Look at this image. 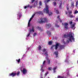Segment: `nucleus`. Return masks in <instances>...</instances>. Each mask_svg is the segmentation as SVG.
Wrapping results in <instances>:
<instances>
[{
	"mask_svg": "<svg viewBox=\"0 0 78 78\" xmlns=\"http://www.w3.org/2000/svg\"><path fill=\"white\" fill-rule=\"evenodd\" d=\"M64 38H67L69 37L66 41L67 43H69L70 41L71 42H72V40L73 42L75 41V38L73 37V34L72 32H69V34L66 35L64 34L63 36Z\"/></svg>",
	"mask_w": 78,
	"mask_h": 78,
	"instance_id": "f257e3e1",
	"label": "nucleus"
},
{
	"mask_svg": "<svg viewBox=\"0 0 78 78\" xmlns=\"http://www.w3.org/2000/svg\"><path fill=\"white\" fill-rule=\"evenodd\" d=\"M44 12H46V14H48L49 16H50L51 14H52V12H51L49 13V10H48V5H46V9H44Z\"/></svg>",
	"mask_w": 78,
	"mask_h": 78,
	"instance_id": "f03ea898",
	"label": "nucleus"
},
{
	"mask_svg": "<svg viewBox=\"0 0 78 78\" xmlns=\"http://www.w3.org/2000/svg\"><path fill=\"white\" fill-rule=\"evenodd\" d=\"M47 19L46 18H41V21L39 22V23H42L45 22H47Z\"/></svg>",
	"mask_w": 78,
	"mask_h": 78,
	"instance_id": "7ed1b4c3",
	"label": "nucleus"
},
{
	"mask_svg": "<svg viewBox=\"0 0 78 78\" xmlns=\"http://www.w3.org/2000/svg\"><path fill=\"white\" fill-rule=\"evenodd\" d=\"M36 14H41L42 15L43 14V13L42 12H37L35 13L31 16V19H33L34 17V16Z\"/></svg>",
	"mask_w": 78,
	"mask_h": 78,
	"instance_id": "20e7f679",
	"label": "nucleus"
},
{
	"mask_svg": "<svg viewBox=\"0 0 78 78\" xmlns=\"http://www.w3.org/2000/svg\"><path fill=\"white\" fill-rule=\"evenodd\" d=\"M64 28L66 29V30H68L69 29V24L67 23H65L64 24Z\"/></svg>",
	"mask_w": 78,
	"mask_h": 78,
	"instance_id": "39448f33",
	"label": "nucleus"
},
{
	"mask_svg": "<svg viewBox=\"0 0 78 78\" xmlns=\"http://www.w3.org/2000/svg\"><path fill=\"white\" fill-rule=\"evenodd\" d=\"M47 49H44L42 51L44 53V52H45L44 54V55L45 56H48V52L46 51Z\"/></svg>",
	"mask_w": 78,
	"mask_h": 78,
	"instance_id": "423d86ee",
	"label": "nucleus"
},
{
	"mask_svg": "<svg viewBox=\"0 0 78 78\" xmlns=\"http://www.w3.org/2000/svg\"><path fill=\"white\" fill-rule=\"evenodd\" d=\"M60 45V44L59 43H56L55 45V50H57L58 48V47Z\"/></svg>",
	"mask_w": 78,
	"mask_h": 78,
	"instance_id": "0eeeda50",
	"label": "nucleus"
},
{
	"mask_svg": "<svg viewBox=\"0 0 78 78\" xmlns=\"http://www.w3.org/2000/svg\"><path fill=\"white\" fill-rule=\"evenodd\" d=\"M16 75V73H10L9 74V76H12V77H14V76H15Z\"/></svg>",
	"mask_w": 78,
	"mask_h": 78,
	"instance_id": "6e6552de",
	"label": "nucleus"
},
{
	"mask_svg": "<svg viewBox=\"0 0 78 78\" xmlns=\"http://www.w3.org/2000/svg\"><path fill=\"white\" fill-rule=\"evenodd\" d=\"M22 72L23 74H26L27 72V70L24 68V69L23 70Z\"/></svg>",
	"mask_w": 78,
	"mask_h": 78,
	"instance_id": "1a4fd4ad",
	"label": "nucleus"
},
{
	"mask_svg": "<svg viewBox=\"0 0 78 78\" xmlns=\"http://www.w3.org/2000/svg\"><path fill=\"white\" fill-rule=\"evenodd\" d=\"M51 27V24H46V28H50Z\"/></svg>",
	"mask_w": 78,
	"mask_h": 78,
	"instance_id": "9d476101",
	"label": "nucleus"
},
{
	"mask_svg": "<svg viewBox=\"0 0 78 78\" xmlns=\"http://www.w3.org/2000/svg\"><path fill=\"white\" fill-rule=\"evenodd\" d=\"M47 34L49 36H50L51 35V32L50 31L47 30Z\"/></svg>",
	"mask_w": 78,
	"mask_h": 78,
	"instance_id": "9b49d317",
	"label": "nucleus"
},
{
	"mask_svg": "<svg viewBox=\"0 0 78 78\" xmlns=\"http://www.w3.org/2000/svg\"><path fill=\"white\" fill-rule=\"evenodd\" d=\"M75 23H73V24L72 25L71 28H73V30H75Z\"/></svg>",
	"mask_w": 78,
	"mask_h": 78,
	"instance_id": "f8f14e48",
	"label": "nucleus"
},
{
	"mask_svg": "<svg viewBox=\"0 0 78 78\" xmlns=\"http://www.w3.org/2000/svg\"><path fill=\"white\" fill-rule=\"evenodd\" d=\"M34 8L36 7V6L37 5V1L36 2L34 3Z\"/></svg>",
	"mask_w": 78,
	"mask_h": 78,
	"instance_id": "ddd939ff",
	"label": "nucleus"
},
{
	"mask_svg": "<svg viewBox=\"0 0 78 78\" xmlns=\"http://www.w3.org/2000/svg\"><path fill=\"white\" fill-rule=\"evenodd\" d=\"M31 32H32V30H31V29H30V32L27 35V37H28V36H29L30 35V34H31Z\"/></svg>",
	"mask_w": 78,
	"mask_h": 78,
	"instance_id": "4468645a",
	"label": "nucleus"
},
{
	"mask_svg": "<svg viewBox=\"0 0 78 78\" xmlns=\"http://www.w3.org/2000/svg\"><path fill=\"white\" fill-rule=\"evenodd\" d=\"M69 17H70V18H73L74 17L73 16V15H72L71 14H69Z\"/></svg>",
	"mask_w": 78,
	"mask_h": 78,
	"instance_id": "2eb2a0df",
	"label": "nucleus"
},
{
	"mask_svg": "<svg viewBox=\"0 0 78 78\" xmlns=\"http://www.w3.org/2000/svg\"><path fill=\"white\" fill-rule=\"evenodd\" d=\"M57 69V67H54V68L53 69V72H54V73H55V72H56V71H55V70L56 69Z\"/></svg>",
	"mask_w": 78,
	"mask_h": 78,
	"instance_id": "dca6fc26",
	"label": "nucleus"
},
{
	"mask_svg": "<svg viewBox=\"0 0 78 78\" xmlns=\"http://www.w3.org/2000/svg\"><path fill=\"white\" fill-rule=\"evenodd\" d=\"M30 5H27V6H25V7H24V9H27V8H28V7H30Z\"/></svg>",
	"mask_w": 78,
	"mask_h": 78,
	"instance_id": "f3484780",
	"label": "nucleus"
},
{
	"mask_svg": "<svg viewBox=\"0 0 78 78\" xmlns=\"http://www.w3.org/2000/svg\"><path fill=\"white\" fill-rule=\"evenodd\" d=\"M55 54L56 55V57H58V52H55Z\"/></svg>",
	"mask_w": 78,
	"mask_h": 78,
	"instance_id": "a211bd4d",
	"label": "nucleus"
},
{
	"mask_svg": "<svg viewBox=\"0 0 78 78\" xmlns=\"http://www.w3.org/2000/svg\"><path fill=\"white\" fill-rule=\"evenodd\" d=\"M45 61H44L43 62V64L42 65V66H41V68H42L44 66V64H45Z\"/></svg>",
	"mask_w": 78,
	"mask_h": 78,
	"instance_id": "6ab92c4d",
	"label": "nucleus"
},
{
	"mask_svg": "<svg viewBox=\"0 0 78 78\" xmlns=\"http://www.w3.org/2000/svg\"><path fill=\"white\" fill-rule=\"evenodd\" d=\"M58 78H64V76H59L57 77Z\"/></svg>",
	"mask_w": 78,
	"mask_h": 78,
	"instance_id": "aec40b11",
	"label": "nucleus"
},
{
	"mask_svg": "<svg viewBox=\"0 0 78 78\" xmlns=\"http://www.w3.org/2000/svg\"><path fill=\"white\" fill-rule=\"evenodd\" d=\"M71 6L73 7L75 6V5H74V3L73 2H72L71 4Z\"/></svg>",
	"mask_w": 78,
	"mask_h": 78,
	"instance_id": "412c9836",
	"label": "nucleus"
},
{
	"mask_svg": "<svg viewBox=\"0 0 78 78\" xmlns=\"http://www.w3.org/2000/svg\"><path fill=\"white\" fill-rule=\"evenodd\" d=\"M69 14H72V11H69L68 12Z\"/></svg>",
	"mask_w": 78,
	"mask_h": 78,
	"instance_id": "4be33fe9",
	"label": "nucleus"
},
{
	"mask_svg": "<svg viewBox=\"0 0 78 78\" xmlns=\"http://www.w3.org/2000/svg\"><path fill=\"white\" fill-rule=\"evenodd\" d=\"M61 49H62V48H64V46L62 45L60 46Z\"/></svg>",
	"mask_w": 78,
	"mask_h": 78,
	"instance_id": "5701e85b",
	"label": "nucleus"
},
{
	"mask_svg": "<svg viewBox=\"0 0 78 78\" xmlns=\"http://www.w3.org/2000/svg\"><path fill=\"white\" fill-rule=\"evenodd\" d=\"M20 74V72L18 71L16 73V75H17V76H19V74Z\"/></svg>",
	"mask_w": 78,
	"mask_h": 78,
	"instance_id": "b1692460",
	"label": "nucleus"
},
{
	"mask_svg": "<svg viewBox=\"0 0 78 78\" xmlns=\"http://www.w3.org/2000/svg\"><path fill=\"white\" fill-rule=\"evenodd\" d=\"M62 2H61L60 3V5H59V8H61V5H62Z\"/></svg>",
	"mask_w": 78,
	"mask_h": 78,
	"instance_id": "393cba45",
	"label": "nucleus"
},
{
	"mask_svg": "<svg viewBox=\"0 0 78 78\" xmlns=\"http://www.w3.org/2000/svg\"><path fill=\"white\" fill-rule=\"evenodd\" d=\"M16 61H17V62L19 63L20 62V59H19L18 60L16 59Z\"/></svg>",
	"mask_w": 78,
	"mask_h": 78,
	"instance_id": "a878e982",
	"label": "nucleus"
},
{
	"mask_svg": "<svg viewBox=\"0 0 78 78\" xmlns=\"http://www.w3.org/2000/svg\"><path fill=\"white\" fill-rule=\"evenodd\" d=\"M48 74V71H47L46 73H45V74H44V76H46L47 75V74Z\"/></svg>",
	"mask_w": 78,
	"mask_h": 78,
	"instance_id": "bb28decb",
	"label": "nucleus"
},
{
	"mask_svg": "<svg viewBox=\"0 0 78 78\" xmlns=\"http://www.w3.org/2000/svg\"><path fill=\"white\" fill-rule=\"evenodd\" d=\"M22 16V14H20L18 16L19 19H20V17H21Z\"/></svg>",
	"mask_w": 78,
	"mask_h": 78,
	"instance_id": "cd10ccee",
	"label": "nucleus"
},
{
	"mask_svg": "<svg viewBox=\"0 0 78 78\" xmlns=\"http://www.w3.org/2000/svg\"><path fill=\"white\" fill-rule=\"evenodd\" d=\"M47 62L48 64H50V60H48Z\"/></svg>",
	"mask_w": 78,
	"mask_h": 78,
	"instance_id": "c85d7f7f",
	"label": "nucleus"
},
{
	"mask_svg": "<svg viewBox=\"0 0 78 78\" xmlns=\"http://www.w3.org/2000/svg\"><path fill=\"white\" fill-rule=\"evenodd\" d=\"M34 28L33 27H32V30L31 29V30L32 31H33V32H34Z\"/></svg>",
	"mask_w": 78,
	"mask_h": 78,
	"instance_id": "c756f323",
	"label": "nucleus"
},
{
	"mask_svg": "<svg viewBox=\"0 0 78 78\" xmlns=\"http://www.w3.org/2000/svg\"><path fill=\"white\" fill-rule=\"evenodd\" d=\"M52 69V68L51 67H49V68H48V69L49 70H51Z\"/></svg>",
	"mask_w": 78,
	"mask_h": 78,
	"instance_id": "7c9ffc66",
	"label": "nucleus"
},
{
	"mask_svg": "<svg viewBox=\"0 0 78 78\" xmlns=\"http://www.w3.org/2000/svg\"><path fill=\"white\" fill-rule=\"evenodd\" d=\"M56 12L57 14H59V11H58V10H56Z\"/></svg>",
	"mask_w": 78,
	"mask_h": 78,
	"instance_id": "2f4dec72",
	"label": "nucleus"
},
{
	"mask_svg": "<svg viewBox=\"0 0 78 78\" xmlns=\"http://www.w3.org/2000/svg\"><path fill=\"white\" fill-rule=\"evenodd\" d=\"M38 47H39V50H41V48H41V46L40 45H39Z\"/></svg>",
	"mask_w": 78,
	"mask_h": 78,
	"instance_id": "473e14b6",
	"label": "nucleus"
},
{
	"mask_svg": "<svg viewBox=\"0 0 78 78\" xmlns=\"http://www.w3.org/2000/svg\"><path fill=\"white\" fill-rule=\"evenodd\" d=\"M39 4L40 6H41V5H42V2H41V1H40L39 2Z\"/></svg>",
	"mask_w": 78,
	"mask_h": 78,
	"instance_id": "72a5a7b5",
	"label": "nucleus"
},
{
	"mask_svg": "<svg viewBox=\"0 0 78 78\" xmlns=\"http://www.w3.org/2000/svg\"><path fill=\"white\" fill-rule=\"evenodd\" d=\"M78 1H77L76 2V7L78 5Z\"/></svg>",
	"mask_w": 78,
	"mask_h": 78,
	"instance_id": "f704fd0d",
	"label": "nucleus"
},
{
	"mask_svg": "<svg viewBox=\"0 0 78 78\" xmlns=\"http://www.w3.org/2000/svg\"><path fill=\"white\" fill-rule=\"evenodd\" d=\"M48 44L49 45H51V44H52V42H51V41H49Z\"/></svg>",
	"mask_w": 78,
	"mask_h": 78,
	"instance_id": "c9c22d12",
	"label": "nucleus"
},
{
	"mask_svg": "<svg viewBox=\"0 0 78 78\" xmlns=\"http://www.w3.org/2000/svg\"><path fill=\"white\" fill-rule=\"evenodd\" d=\"M66 8L67 10H68L69 9V4H68L66 6Z\"/></svg>",
	"mask_w": 78,
	"mask_h": 78,
	"instance_id": "e433bc0d",
	"label": "nucleus"
},
{
	"mask_svg": "<svg viewBox=\"0 0 78 78\" xmlns=\"http://www.w3.org/2000/svg\"><path fill=\"white\" fill-rule=\"evenodd\" d=\"M53 3L54 6H56V2H53Z\"/></svg>",
	"mask_w": 78,
	"mask_h": 78,
	"instance_id": "4c0bfd02",
	"label": "nucleus"
},
{
	"mask_svg": "<svg viewBox=\"0 0 78 78\" xmlns=\"http://www.w3.org/2000/svg\"><path fill=\"white\" fill-rule=\"evenodd\" d=\"M55 27H59V26L57 24H55Z\"/></svg>",
	"mask_w": 78,
	"mask_h": 78,
	"instance_id": "58836bf2",
	"label": "nucleus"
},
{
	"mask_svg": "<svg viewBox=\"0 0 78 78\" xmlns=\"http://www.w3.org/2000/svg\"><path fill=\"white\" fill-rule=\"evenodd\" d=\"M37 29L39 30H41V28L39 27H37Z\"/></svg>",
	"mask_w": 78,
	"mask_h": 78,
	"instance_id": "ea45409f",
	"label": "nucleus"
},
{
	"mask_svg": "<svg viewBox=\"0 0 78 78\" xmlns=\"http://www.w3.org/2000/svg\"><path fill=\"white\" fill-rule=\"evenodd\" d=\"M78 11L77 10H76L74 12V14H76L78 13Z\"/></svg>",
	"mask_w": 78,
	"mask_h": 78,
	"instance_id": "a19ab883",
	"label": "nucleus"
},
{
	"mask_svg": "<svg viewBox=\"0 0 78 78\" xmlns=\"http://www.w3.org/2000/svg\"><path fill=\"white\" fill-rule=\"evenodd\" d=\"M58 20L60 21V22L61 23V22H62V20H61L60 19V18H59L58 19Z\"/></svg>",
	"mask_w": 78,
	"mask_h": 78,
	"instance_id": "79ce46f5",
	"label": "nucleus"
},
{
	"mask_svg": "<svg viewBox=\"0 0 78 78\" xmlns=\"http://www.w3.org/2000/svg\"><path fill=\"white\" fill-rule=\"evenodd\" d=\"M28 27H30V22H28Z\"/></svg>",
	"mask_w": 78,
	"mask_h": 78,
	"instance_id": "37998d69",
	"label": "nucleus"
},
{
	"mask_svg": "<svg viewBox=\"0 0 78 78\" xmlns=\"http://www.w3.org/2000/svg\"><path fill=\"white\" fill-rule=\"evenodd\" d=\"M50 0H46L45 1V2L46 3V2H50Z\"/></svg>",
	"mask_w": 78,
	"mask_h": 78,
	"instance_id": "c03bdc74",
	"label": "nucleus"
},
{
	"mask_svg": "<svg viewBox=\"0 0 78 78\" xmlns=\"http://www.w3.org/2000/svg\"><path fill=\"white\" fill-rule=\"evenodd\" d=\"M32 19V18H30V19L29 21V22H31V20Z\"/></svg>",
	"mask_w": 78,
	"mask_h": 78,
	"instance_id": "a18cd8bd",
	"label": "nucleus"
},
{
	"mask_svg": "<svg viewBox=\"0 0 78 78\" xmlns=\"http://www.w3.org/2000/svg\"><path fill=\"white\" fill-rule=\"evenodd\" d=\"M69 23H70V24L71 25H72V23H73V22H72V21H70L69 22Z\"/></svg>",
	"mask_w": 78,
	"mask_h": 78,
	"instance_id": "49530a36",
	"label": "nucleus"
},
{
	"mask_svg": "<svg viewBox=\"0 0 78 78\" xmlns=\"http://www.w3.org/2000/svg\"><path fill=\"white\" fill-rule=\"evenodd\" d=\"M37 34H36V33H34V35H33V36H36V35Z\"/></svg>",
	"mask_w": 78,
	"mask_h": 78,
	"instance_id": "de8ad7c7",
	"label": "nucleus"
},
{
	"mask_svg": "<svg viewBox=\"0 0 78 78\" xmlns=\"http://www.w3.org/2000/svg\"><path fill=\"white\" fill-rule=\"evenodd\" d=\"M76 20L78 22V18H76Z\"/></svg>",
	"mask_w": 78,
	"mask_h": 78,
	"instance_id": "09e8293b",
	"label": "nucleus"
},
{
	"mask_svg": "<svg viewBox=\"0 0 78 78\" xmlns=\"http://www.w3.org/2000/svg\"><path fill=\"white\" fill-rule=\"evenodd\" d=\"M57 19H60V18H59V16H57Z\"/></svg>",
	"mask_w": 78,
	"mask_h": 78,
	"instance_id": "8fccbe9b",
	"label": "nucleus"
},
{
	"mask_svg": "<svg viewBox=\"0 0 78 78\" xmlns=\"http://www.w3.org/2000/svg\"><path fill=\"white\" fill-rule=\"evenodd\" d=\"M35 0H32V3H33V2L35 1Z\"/></svg>",
	"mask_w": 78,
	"mask_h": 78,
	"instance_id": "3c124183",
	"label": "nucleus"
},
{
	"mask_svg": "<svg viewBox=\"0 0 78 78\" xmlns=\"http://www.w3.org/2000/svg\"><path fill=\"white\" fill-rule=\"evenodd\" d=\"M33 7V6H31L30 7V8H32V7Z\"/></svg>",
	"mask_w": 78,
	"mask_h": 78,
	"instance_id": "603ef678",
	"label": "nucleus"
},
{
	"mask_svg": "<svg viewBox=\"0 0 78 78\" xmlns=\"http://www.w3.org/2000/svg\"><path fill=\"white\" fill-rule=\"evenodd\" d=\"M27 48V50H30V48Z\"/></svg>",
	"mask_w": 78,
	"mask_h": 78,
	"instance_id": "864d4df0",
	"label": "nucleus"
},
{
	"mask_svg": "<svg viewBox=\"0 0 78 78\" xmlns=\"http://www.w3.org/2000/svg\"><path fill=\"white\" fill-rule=\"evenodd\" d=\"M66 15L67 14V12H66Z\"/></svg>",
	"mask_w": 78,
	"mask_h": 78,
	"instance_id": "5fc2aeb1",
	"label": "nucleus"
},
{
	"mask_svg": "<svg viewBox=\"0 0 78 78\" xmlns=\"http://www.w3.org/2000/svg\"><path fill=\"white\" fill-rule=\"evenodd\" d=\"M53 48V46H52L51 47V49H52Z\"/></svg>",
	"mask_w": 78,
	"mask_h": 78,
	"instance_id": "6e6d98bb",
	"label": "nucleus"
},
{
	"mask_svg": "<svg viewBox=\"0 0 78 78\" xmlns=\"http://www.w3.org/2000/svg\"><path fill=\"white\" fill-rule=\"evenodd\" d=\"M54 10H56V8H54Z\"/></svg>",
	"mask_w": 78,
	"mask_h": 78,
	"instance_id": "4d7b16f0",
	"label": "nucleus"
},
{
	"mask_svg": "<svg viewBox=\"0 0 78 78\" xmlns=\"http://www.w3.org/2000/svg\"><path fill=\"white\" fill-rule=\"evenodd\" d=\"M55 1H56V0H54Z\"/></svg>",
	"mask_w": 78,
	"mask_h": 78,
	"instance_id": "13d9d810",
	"label": "nucleus"
},
{
	"mask_svg": "<svg viewBox=\"0 0 78 78\" xmlns=\"http://www.w3.org/2000/svg\"><path fill=\"white\" fill-rule=\"evenodd\" d=\"M62 25H63V23H62Z\"/></svg>",
	"mask_w": 78,
	"mask_h": 78,
	"instance_id": "bf43d9fd",
	"label": "nucleus"
},
{
	"mask_svg": "<svg viewBox=\"0 0 78 78\" xmlns=\"http://www.w3.org/2000/svg\"><path fill=\"white\" fill-rule=\"evenodd\" d=\"M41 78H42V77Z\"/></svg>",
	"mask_w": 78,
	"mask_h": 78,
	"instance_id": "052dcab7",
	"label": "nucleus"
},
{
	"mask_svg": "<svg viewBox=\"0 0 78 78\" xmlns=\"http://www.w3.org/2000/svg\"><path fill=\"white\" fill-rule=\"evenodd\" d=\"M58 1L59 0H58Z\"/></svg>",
	"mask_w": 78,
	"mask_h": 78,
	"instance_id": "680f3d73",
	"label": "nucleus"
}]
</instances>
